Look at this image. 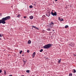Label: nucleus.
I'll use <instances>...</instances> for the list:
<instances>
[{"label": "nucleus", "mask_w": 76, "mask_h": 76, "mask_svg": "<svg viewBox=\"0 0 76 76\" xmlns=\"http://www.w3.org/2000/svg\"><path fill=\"white\" fill-rule=\"evenodd\" d=\"M31 76H34V75H31Z\"/></svg>", "instance_id": "79ce46f5"}, {"label": "nucleus", "mask_w": 76, "mask_h": 76, "mask_svg": "<svg viewBox=\"0 0 76 76\" xmlns=\"http://www.w3.org/2000/svg\"><path fill=\"white\" fill-rule=\"evenodd\" d=\"M29 18L30 19H32L34 18V17L32 16H31L29 17Z\"/></svg>", "instance_id": "0eeeda50"}, {"label": "nucleus", "mask_w": 76, "mask_h": 76, "mask_svg": "<svg viewBox=\"0 0 76 76\" xmlns=\"http://www.w3.org/2000/svg\"><path fill=\"white\" fill-rule=\"evenodd\" d=\"M31 29H33V27H32V28H31Z\"/></svg>", "instance_id": "58836bf2"}, {"label": "nucleus", "mask_w": 76, "mask_h": 76, "mask_svg": "<svg viewBox=\"0 0 76 76\" xmlns=\"http://www.w3.org/2000/svg\"><path fill=\"white\" fill-rule=\"evenodd\" d=\"M1 72H2V71L0 69V73H1Z\"/></svg>", "instance_id": "7c9ffc66"}, {"label": "nucleus", "mask_w": 76, "mask_h": 76, "mask_svg": "<svg viewBox=\"0 0 76 76\" xmlns=\"http://www.w3.org/2000/svg\"><path fill=\"white\" fill-rule=\"evenodd\" d=\"M30 71V70H27V71H26V72L27 73H30V72H29Z\"/></svg>", "instance_id": "2eb2a0df"}, {"label": "nucleus", "mask_w": 76, "mask_h": 76, "mask_svg": "<svg viewBox=\"0 0 76 76\" xmlns=\"http://www.w3.org/2000/svg\"><path fill=\"white\" fill-rule=\"evenodd\" d=\"M43 51V49H41V50H40V52H42Z\"/></svg>", "instance_id": "dca6fc26"}, {"label": "nucleus", "mask_w": 76, "mask_h": 76, "mask_svg": "<svg viewBox=\"0 0 76 76\" xmlns=\"http://www.w3.org/2000/svg\"><path fill=\"white\" fill-rule=\"evenodd\" d=\"M50 15H51V13L50 12H47L46 13V15L48 17H50Z\"/></svg>", "instance_id": "20e7f679"}, {"label": "nucleus", "mask_w": 76, "mask_h": 76, "mask_svg": "<svg viewBox=\"0 0 76 76\" xmlns=\"http://www.w3.org/2000/svg\"><path fill=\"white\" fill-rule=\"evenodd\" d=\"M69 76H72V73H69Z\"/></svg>", "instance_id": "6ab92c4d"}, {"label": "nucleus", "mask_w": 76, "mask_h": 76, "mask_svg": "<svg viewBox=\"0 0 76 76\" xmlns=\"http://www.w3.org/2000/svg\"><path fill=\"white\" fill-rule=\"evenodd\" d=\"M2 15V14L0 13V16H1Z\"/></svg>", "instance_id": "473e14b6"}, {"label": "nucleus", "mask_w": 76, "mask_h": 76, "mask_svg": "<svg viewBox=\"0 0 76 76\" xmlns=\"http://www.w3.org/2000/svg\"><path fill=\"white\" fill-rule=\"evenodd\" d=\"M35 28L36 29H38V30H39V28H38V27H36V28Z\"/></svg>", "instance_id": "a878e982"}, {"label": "nucleus", "mask_w": 76, "mask_h": 76, "mask_svg": "<svg viewBox=\"0 0 76 76\" xmlns=\"http://www.w3.org/2000/svg\"><path fill=\"white\" fill-rule=\"evenodd\" d=\"M66 41H68V39H67V40H66Z\"/></svg>", "instance_id": "a19ab883"}, {"label": "nucleus", "mask_w": 76, "mask_h": 76, "mask_svg": "<svg viewBox=\"0 0 76 76\" xmlns=\"http://www.w3.org/2000/svg\"><path fill=\"white\" fill-rule=\"evenodd\" d=\"M52 31H53L54 32V31H55V30H52Z\"/></svg>", "instance_id": "c9c22d12"}, {"label": "nucleus", "mask_w": 76, "mask_h": 76, "mask_svg": "<svg viewBox=\"0 0 76 76\" xmlns=\"http://www.w3.org/2000/svg\"><path fill=\"white\" fill-rule=\"evenodd\" d=\"M2 36H3V35L1 34H0V37H2Z\"/></svg>", "instance_id": "b1692460"}, {"label": "nucleus", "mask_w": 76, "mask_h": 76, "mask_svg": "<svg viewBox=\"0 0 76 76\" xmlns=\"http://www.w3.org/2000/svg\"><path fill=\"white\" fill-rule=\"evenodd\" d=\"M36 53H35V52H34L33 54V56H32V57L33 58H34V56H35V54Z\"/></svg>", "instance_id": "423d86ee"}, {"label": "nucleus", "mask_w": 76, "mask_h": 76, "mask_svg": "<svg viewBox=\"0 0 76 76\" xmlns=\"http://www.w3.org/2000/svg\"><path fill=\"white\" fill-rule=\"evenodd\" d=\"M69 27V26L68 25H66L65 26V28H67Z\"/></svg>", "instance_id": "4468645a"}, {"label": "nucleus", "mask_w": 76, "mask_h": 76, "mask_svg": "<svg viewBox=\"0 0 76 76\" xmlns=\"http://www.w3.org/2000/svg\"><path fill=\"white\" fill-rule=\"evenodd\" d=\"M4 74L6 75V72L5 70L4 71Z\"/></svg>", "instance_id": "393cba45"}, {"label": "nucleus", "mask_w": 76, "mask_h": 76, "mask_svg": "<svg viewBox=\"0 0 76 76\" xmlns=\"http://www.w3.org/2000/svg\"><path fill=\"white\" fill-rule=\"evenodd\" d=\"M73 70V73H76V70H75V69H74Z\"/></svg>", "instance_id": "9b49d317"}, {"label": "nucleus", "mask_w": 76, "mask_h": 76, "mask_svg": "<svg viewBox=\"0 0 76 76\" xmlns=\"http://www.w3.org/2000/svg\"><path fill=\"white\" fill-rule=\"evenodd\" d=\"M23 61L24 63V64H25V62H26V60H23Z\"/></svg>", "instance_id": "f8f14e48"}, {"label": "nucleus", "mask_w": 76, "mask_h": 76, "mask_svg": "<svg viewBox=\"0 0 76 76\" xmlns=\"http://www.w3.org/2000/svg\"><path fill=\"white\" fill-rule=\"evenodd\" d=\"M50 37H51V38L52 39V38H53V36H51Z\"/></svg>", "instance_id": "2f4dec72"}, {"label": "nucleus", "mask_w": 76, "mask_h": 76, "mask_svg": "<svg viewBox=\"0 0 76 76\" xmlns=\"http://www.w3.org/2000/svg\"><path fill=\"white\" fill-rule=\"evenodd\" d=\"M55 1H57V0H55Z\"/></svg>", "instance_id": "f704fd0d"}, {"label": "nucleus", "mask_w": 76, "mask_h": 76, "mask_svg": "<svg viewBox=\"0 0 76 76\" xmlns=\"http://www.w3.org/2000/svg\"><path fill=\"white\" fill-rule=\"evenodd\" d=\"M31 26L33 28H36V26Z\"/></svg>", "instance_id": "aec40b11"}, {"label": "nucleus", "mask_w": 76, "mask_h": 76, "mask_svg": "<svg viewBox=\"0 0 76 76\" xmlns=\"http://www.w3.org/2000/svg\"><path fill=\"white\" fill-rule=\"evenodd\" d=\"M32 4H33V3H32Z\"/></svg>", "instance_id": "37998d69"}, {"label": "nucleus", "mask_w": 76, "mask_h": 76, "mask_svg": "<svg viewBox=\"0 0 76 76\" xmlns=\"http://www.w3.org/2000/svg\"><path fill=\"white\" fill-rule=\"evenodd\" d=\"M0 40H1V39L0 38Z\"/></svg>", "instance_id": "ea45409f"}, {"label": "nucleus", "mask_w": 76, "mask_h": 76, "mask_svg": "<svg viewBox=\"0 0 76 76\" xmlns=\"http://www.w3.org/2000/svg\"><path fill=\"white\" fill-rule=\"evenodd\" d=\"M70 7H72V5H70Z\"/></svg>", "instance_id": "4c0bfd02"}, {"label": "nucleus", "mask_w": 76, "mask_h": 76, "mask_svg": "<svg viewBox=\"0 0 76 76\" xmlns=\"http://www.w3.org/2000/svg\"><path fill=\"white\" fill-rule=\"evenodd\" d=\"M70 45L71 47H74V46H75V44H73V45Z\"/></svg>", "instance_id": "5701e85b"}, {"label": "nucleus", "mask_w": 76, "mask_h": 76, "mask_svg": "<svg viewBox=\"0 0 76 76\" xmlns=\"http://www.w3.org/2000/svg\"><path fill=\"white\" fill-rule=\"evenodd\" d=\"M10 19V16H8L5 18H2L1 20H0V24L2 23L3 24H5L6 23V20H9Z\"/></svg>", "instance_id": "f257e3e1"}, {"label": "nucleus", "mask_w": 76, "mask_h": 76, "mask_svg": "<svg viewBox=\"0 0 76 76\" xmlns=\"http://www.w3.org/2000/svg\"><path fill=\"white\" fill-rule=\"evenodd\" d=\"M36 2H35L33 4L34 6V7H35L36 6Z\"/></svg>", "instance_id": "ddd939ff"}, {"label": "nucleus", "mask_w": 76, "mask_h": 76, "mask_svg": "<svg viewBox=\"0 0 76 76\" xmlns=\"http://www.w3.org/2000/svg\"><path fill=\"white\" fill-rule=\"evenodd\" d=\"M42 18H45V15H43L42 16Z\"/></svg>", "instance_id": "412c9836"}, {"label": "nucleus", "mask_w": 76, "mask_h": 76, "mask_svg": "<svg viewBox=\"0 0 76 76\" xmlns=\"http://www.w3.org/2000/svg\"><path fill=\"white\" fill-rule=\"evenodd\" d=\"M22 51L21 50V51L20 52V54H21V53H22Z\"/></svg>", "instance_id": "c85d7f7f"}, {"label": "nucleus", "mask_w": 76, "mask_h": 76, "mask_svg": "<svg viewBox=\"0 0 76 76\" xmlns=\"http://www.w3.org/2000/svg\"><path fill=\"white\" fill-rule=\"evenodd\" d=\"M27 53H29V50H27Z\"/></svg>", "instance_id": "c756f323"}, {"label": "nucleus", "mask_w": 76, "mask_h": 76, "mask_svg": "<svg viewBox=\"0 0 76 76\" xmlns=\"http://www.w3.org/2000/svg\"><path fill=\"white\" fill-rule=\"evenodd\" d=\"M54 24V23L53 22H51L50 23H49V25H50V26H51V25H53Z\"/></svg>", "instance_id": "39448f33"}, {"label": "nucleus", "mask_w": 76, "mask_h": 76, "mask_svg": "<svg viewBox=\"0 0 76 76\" xmlns=\"http://www.w3.org/2000/svg\"><path fill=\"white\" fill-rule=\"evenodd\" d=\"M20 16H21V15L20 14H18L17 16V18H20Z\"/></svg>", "instance_id": "6e6552de"}, {"label": "nucleus", "mask_w": 76, "mask_h": 76, "mask_svg": "<svg viewBox=\"0 0 76 76\" xmlns=\"http://www.w3.org/2000/svg\"><path fill=\"white\" fill-rule=\"evenodd\" d=\"M52 45H53V44H48L47 45H46L44 46L43 47V48L44 49H48V48H50L51 47H52Z\"/></svg>", "instance_id": "f03ea898"}, {"label": "nucleus", "mask_w": 76, "mask_h": 76, "mask_svg": "<svg viewBox=\"0 0 76 76\" xmlns=\"http://www.w3.org/2000/svg\"><path fill=\"white\" fill-rule=\"evenodd\" d=\"M63 20H64V19H63L61 18V20L60 21H61V22L62 21H63Z\"/></svg>", "instance_id": "a211bd4d"}, {"label": "nucleus", "mask_w": 76, "mask_h": 76, "mask_svg": "<svg viewBox=\"0 0 76 76\" xmlns=\"http://www.w3.org/2000/svg\"><path fill=\"white\" fill-rule=\"evenodd\" d=\"M58 19L59 20H60H60H61V18H60V17H59V18H58Z\"/></svg>", "instance_id": "bb28decb"}, {"label": "nucleus", "mask_w": 76, "mask_h": 76, "mask_svg": "<svg viewBox=\"0 0 76 76\" xmlns=\"http://www.w3.org/2000/svg\"><path fill=\"white\" fill-rule=\"evenodd\" d=\"M30 8H32L33 7V6L32 5H30L29 7Z\"/></svg>", "instance_id": "f3484780"}, {"label": "nucleus", "mask_w": 76, "mask_h": 76, "mask_svg": "<svg viewBox=\"0 0 76 76\" xmlns=\"http://www.w3.org/2000/svg\"><path fill=\"white\" fill-rule=\"evenodd\" d=\"M51 14L52 15H53V16H57V12H55V13H53V11H52L51 12Z\"/></svg>", "instance_id": "7ed1b4c3"}, {"label": "nucleus", "mask_w": 76, "mask_h": 76, "mask_svg": "<svg viewBox=\"0 0 76 76\" xmlns=\"http://www.w3.org/2000/svg\"><path fill=\"white\" fill-rule=\"evenodd\" d=\"M9 76H12V75H9Z\"/></svg>", "instance_id": "72a5a7b5"}, {"label": "nucleus", "mask_w": 76, "mask_h": 76, "mask_svg": "<svg viewBox=\"0 0 76 76\" xmlns=\"http://www.w3.org/2000/svg\"><path fill=\"white\" fill-rule=\"evenodd\" d=\"M31 41L30 40H29L28 41V44H31Z\"/></svg>", "instance_id": "1a4fd4ad"}, {"label": "nucleus", "mask_w": 76, "mask_h": 76, "mask_svg": "<svg viewBox=\"0 0 76 76\" xmlns=\"http://www.w3.org/2000/svg\"><path fill=\"white\" fill-rule=\"evenodd\" d=\"M24 56V55H22V56H23V57Z\"/></svg>", "instance_id": "e433bc0d"}, {"label": "nucleus", "mask_w": 76, "mask_h": 76, "mask_svg": "<svg viewBox=\"0 0 76 76\" xmlns=\"http://www.w3.org/2000/svg\"><path fill=\"white\" fill-rule=\"evenodd\" d=\"M23 18H25V19H26V18H27V17H26V16H24L23 17Z\"/></svg>", "instance_id": "cd10ccee"}, {"label": "nucleus", "mask_w": 76, "mask_h": 76, "mask_svg": "<svg viewBox=\"0 0 76 76\" xmlns=\"http://www.w3.org/2000/svg\"><path fill=\"white\" fill-rule=\"evenodd\" d=\"M61 59H59L58 62V63H60L61 62Z\"/></svg>", "instance_id": "9d476101"}, {"label": "nucleus", "mask_w": 76, "mask_h": 76, "mask_svg": "<svg viewBox=\"0 0 76 76\" xmlns=\"http://www.w3.org/2000/svg\"><path fill=\"white\" fill-rule=\"evenodd\" d=\"M47 30L48 31H50L51 30H50V28H48L47 29Z\"/></svg>", "instance_id": "4be33fe9"}]
</instances>
